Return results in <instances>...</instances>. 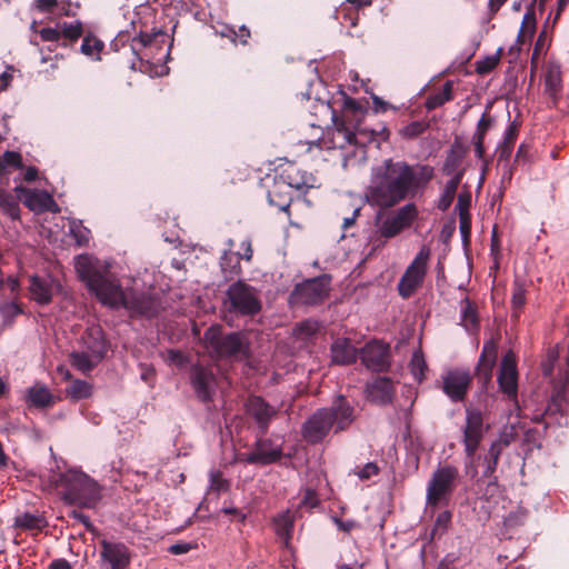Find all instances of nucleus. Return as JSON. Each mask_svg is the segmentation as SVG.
<instances>
[{
	"mask_svg": "<svg viewBox=\"0 0 569 569\" xmlns=\"http://www.w3.org/2000/svg\"><path fill=\"white\" fill-rule=\"evenodd\" d=\"M435 169L429 164H409L386 159L372 169L369 194L375 204L392 208L425 189L433 179Z\"/></svg>",
	"mask_w": 569,
	"mask_h": 569,
	"instance_id": "f257e3e1",
	"label": "nucleus"
},
{
	"mask_svg": "<svg viewBox=\"0 0 569 569\" xmlns=\"http://www.w3.org/2000/svg\"><path fill=\"white\" fill-rule=\"evenodd\" d=\"M41 486L58 492L64 501L82 508H94L101 499L99 483L80 469L64 472L50 471L41 476Z\"/></svg>",
	"mask_w": 569,
	"mask_h": 569,
	"instance_id": "f03ea898",
	"label": "nucleus"
},
{
	"mask_svg": "<svg viewBox=\"0 0 569 569\" xmlns=\"http://www.w3.org/2000/svg\"><path fill=\"white\" fill-rule=\"evenodd\" d=\"M74 269L79 278L97 299L109 308H119L126 302L127 295L119 280L98 259L89 254H79L74 259Z\"/></svg>",
	"mask_w": 569,
	"mask_h": 569,
	"instance_id": "7ed1b4c3",
	"label": "nucleus"
},
{
	"mask_svg": "<svg viewBox=\"0 0 569 569\" xmlns=\"http://www.w3.org/2000/svg\"><path fill=\"white\" fill-rule=\"evenodd\" d=\"M353 421V408L339 396L331 408L317 410L303 425L302 436L310 443L322 441L330 430L336 432L347 429Z\"/></svg>",
	"mask_w": 569,
	"mask_h": 569,
	"instance_id": "20e7f679",
	"label": "nucleus"
},
{
	"mask_svg": "<svg viewBox=\"0 0 569 569\" xmlns=\"http://www.w3.org/2000/svg\"><path fill=\"white\" fill-rule=\"evenodd\" d=\"M207 349L219 358H244L248 355V341L241 333L222 335L220 327L212 326L203 335Z\"/></svg>",
	"mask_w": 569,
	"mask_h": 569,
	"instance_id": "39448f33",
	"label": "nucleus"
},
{
	"mask_svg": "<svg viewBox=\"0 0 569 569\" xmlns=\"http://www.w3.org/2000/svg\"><path fill=\"white\" fill-rule=\"evenodd\" d=\"M330 290L331 276L321 274L297 284L290 295V303L301 307L318 306L328 299Z\"/></svg>",
	"mask_w": 569,
	"mask_h": 569,
	"instance_id": "423d86ee",
	"label": "nucleus"
},
{
	"mask_svg": "<svg viewBox=\"0 0 569 569\" xmlns=\"http://www.w3.org/2000/svg\"><path fill=\"white\" fill-rule=\"evenodd\" d=\"M429 258L430 249L423 246L407 267L398 283V292L402 298L411 297L422 286Z\"/></svg>",
	"mask_w": 569,
	"mask_h": 569,
	"instance_id": "0eeeda50",
	"label": "nucleus"
},
{
	"mask_svg": "<svg viewBox=\"0 0 569 569\" xmlns=\"http://www.w3.org/2000/svg\"><path fill=\"white\" fill-rule=\"evenodd\" d=\"M88 339L86 351L72 352L70 356L72 366L81 372L92 370L107 352V345L100 329H91Z\"/></svg>",
	"mask_w": 569,
	"mask_h": 569,
	"instance_id": "6e6552de",
	"label": "nucleus"
},
{
	"mask_svg": "<svg viewBox=\"0 0 569 569\" xmlns=\"http://www.w3.org/2000/svg\"><path fill=\"white\" fill-rule=\"evenodd\" d=\"M459 471L453 466L439 467L429 480L427 487V503L437 506L453 490Z\"/></svg>",
	"mask_w": 569,
	"mask_h": 569,
	"instance_id": "1a4fd4ad",
	"label": "nucleus"
},
{
	"mask_svg": "<svg viewBox=\"0 0 569 569\" xmlns=\"http://www.w3.org/2000/svg\"><path fill=\"white\" fill-rule=\"evenodd\" d=\"M227 297L231 309L241 315H254L261 308L256 290L241 281L229 287Z\"/></svg>",
	"mask_w": 569,
	"mask_h": 569,
	"instance_id": "9d476101",
	"label": "nucleus"
},
{
	"mask_svg": "<svg viewBox=\"0 0 569 569\" xmlns=\"http://www.w3.org/2000/svg\"><path fill=\"white\" fill-rule=\"evenodd\" d=\"M418 218V209L415 203H407L388 214L379 224V233L387 239L393 238L408 229Z\"/></svg>",
	"mask_w": 569,
	"mask_h": 569,
	"instance_id": "9b49d317",
	"label": "nucleus"
},
{
	"mask_svg": "<svg viewBox=\"0 0 569 569\" xmlns=\"http://www.w3.org/2000/svg\"><path fill=\"white\" fill-rule=\"evenodd\" d=\"M100 560L107 569H126L131 562V552L123 542L102 539Z\"/></svg>",
	"mask_w": 569,
	"mask_h": 569,
	"instance_id": "f8f14e48",
	"label": "nucleus"
},
{
	"mask_svg": "<svg viewBox=\"0 0 569 569\" xmlns=\"http://www.w3.org/2000/svg\"><path fill=\"white\" fill-rule=\"evenodd\" d=\"M485 433L483 417L480 410H466L463 445L466 455L471 458L476 453Z\"/></svg>",
	"mask_w": 569,
	"mask_h": 569,
	"instance_id": "ddd939ff",
	"label": "nucleus"
},
{
	"mask_svg": "<svg viewBox=\"0 0 569 569\" xmlns=\"http://www.w3.org/2000/svg\"><path fill=\"white\" fill-rule=\"evenodd\" d=\"M499 389L509 399L513 400L517 398L518 391V371H517V359L516 355L509 350L505 353L501 363L500 372L498 376Z\"/></svg>",
	"mask_w": 569,
	"mask_h": 569,
	"instance_id": "4468645a",
	"label": "nucleus"
},
{
	"mask_svg": "<svg viewBox=\"0 0 569 569\" xmlns=\"http://www.w3.org/2000/svg\"><path fill=\"white\" fill-rule=\"evenodd\" d=\"M443 392L452 401H461L465 399L471 383L469 370L452 369L447 371L442 377Z\"/></svg>",
	"mask_w": 569,
	"mask_h": 569,
	"instance_id": "2eb2a0df",
	"label": "nucleus"
},
{
	"mask_svg": "<svg viewBox=\"0 0 569 569\" xmlns=\"http://www.w3.org/2000/svg\"><path fill=\"white\" fill-rule=\"evenodd\" d=\"M191 385L201 401L208 402L212 400L217 382L210 368L194 366L191 372Z\"/></svg>",
	"mask_w": 569,
	"mask_h": 569,
	"instance_id": "dca6fc26",
	"label": "nucleus"
},
{
	"mask_svg": "<svg viewBox=\"0 0 569 569\" xmlns=\"http://www.w3.org/2000/svg\"><path fill=\"white\" fill-rule=\"evenodd\" d=\"M333 127L329 130L331 148L343 149L347 146H358L357 140V126L340 120L339 117L333 114Z\"/></svg>",
	"mask_w": 569,
	"mask_h": 569,
	"instance_id": "f3484780",
	"label": "nucleus"
},
{
	"mask_svg": "<svg viewBox=\"0 0 569 569\" xmlns=\"http://www.w3.org/2000/svg\"><path fill=\"white\" fill-rule=\"evenodd\" d=\"M389 347L379 341L367 343L361 350L363 365L375 371H382L388 366Z\"/></svg>",
	"mask_w": 569,
	"mask_h": 569,
	"instance_id": "a211bd4d",
	"label": "nucleus"
},
{
	"mask_svg": "<svg viewBox=\"0 0 569 569\" xmlns=\"http://www.w3.org/2000/svg\"><path fill=\"white\" fill-rule=\"evenodd\" d=\"M24 204L34 212L59 211L58 204L52 196L47 191L27 190L24 193Z\"/></svg>",
	"mask_w": 569,
	"mask_h": 569,
	"instance_id": "6ab92c4d",
	"label": "nucleus"
},
{
	"mask_svg": "<svg viewBox=\"0 0 569 569\" xmlns=\"http://www.w3.org/2000/svg\"><path fill=\"white\" fill-rule=\"evenodd\" d=\"M367 397L375 403H388L393 395V387L390 379L379 377L367 385Z\"/></svg>",
	"mask_w": 569,
	"mask_h": 569,
	"instance_id": "aec40b11",
	"label": "nucleus"
},
{
	"mask_svg": "<svg viewBox=\"0 0 569 569\" xmlns=\"http://www.w3.org/2000/svg\"><path fill=\"white\" fill-rule=\"evenodd\" d=\"M54 281L50 277L32 276L29 291L32 299L40 305H48L53 295Z\"/></svg>",
	"mask_w": 569,
	"mask_h": 569,
	"instance_id": "412c9836",
	"label": "nucleus"
},
{
	"mask_svg": "<svg viewBox=\"0 0 569 569\" xmlns=\"http://www.w3.org/2000/svg\"><path fill=\"white\" fill-rule=\"evenodd\" d=\"M281 456L280 447H272L269 440H260L257 449L246 456L244 461L248 463L268 465Z\"/></svg>",
	"mask_w": 569,
	"mask_h": 569,
	"instance_id": "4be33fe9",
	"label": "nucleus"
},
{
	"mask_svg": "<svg viewBox=\"0 0 569 569\" xmlns=\"http://www.w3.org/2000/svg\"><path fill=\"white\" fill-rule=\"evenodd\" d=\"M127 310L151 318L158 312V305L154 299L149 296L140 295L134 297H127L126 302L122 305Z\"/></svg>",
	"mask_w": 569,
	"mask_h": 569,
	"instance_id": "5701e85b",
	"label": "nucleus"
},
{
	"mask_svg": "<svg viewBox=\"0 0 569 569\" xmlns=\"http://www.w3.org/2000/svg\"><path fill=\"white\" fill-rule=\"evenodd\" d=\"M566 400H569V359L552 382L551 406L560 408Z\"/></svg>",
	"mask_w": 569,
	"mask_h": 569,
	"instance_id": "b1692460",
	"label": "nucleus"
},
{
	"mask_svg": "<svg viewBox=\"0 0 569 569\" xmlns=\"http://www.w3.org/2000/svg\"><path fill=\"white\" fill-rule=\"evenodd\" d=\"M331 358L338 365L353 363L357 360V349L348 339H338L331 346Z\"/></svg>",
	"mask_w": 569,
	"mask_h": 569,
	"instance_id": "393cba45",
	"label": "nucleus"
},
{
	"mask_svg": "<svg viewBox=\"0 0 569 569\" xmlns=\"http://www.w3.org/2000/svg\"><path fill=\"white\" fill-rule=\"evenodd\" d=\"M497 352L498 342L495 339H490L483 343L478 368L483 373L486 379L491 378L492 368L497 360Z\"/></svg>",
	"mask_w": 569,
	"mask_h": 569,
	"instance_id": "a878e982",
	"label": "nucleus"
},
{
	"mask_svg": "<svg viewBox=\"0 0 569 569\" xmlns=\"http://www.w3.org/2000/svg\"><path fill=\"white\" fill-rule=\"evenodd\" d=\"M358 146H366L367 143L376 142L380 146L381 142L389 139V130L385 124H381L379 129H368L361 127V123L357 126Z\"/></svg>",
	"mask_w": 569,
	"mask_h": 569,
	"instance_id": "bb28decb",
	"label": "nucleus"
},
{
	"mask_svg": "<svg viewBox=\"0 0 569 569\" xmlns=\"http://www.w3.org/2000/svg\"><path fill=\"white\" fill-rule=\"evenodd\" d=\"M247 411L260 426H266L274 415V410L259 397L249 399Z\"/></svg>",
	"mask_w": 569,
	"mask_h": 569,
	"instance_id": "cd10ccee",
	"label": "nucleus"
},
{
	"mask_svg": "<svg viewBox=\"0 0 569 569\" xmlns=\"http://www.w3.org/2000/svg\"><path fill=\"white\" fill-rule=\"evenodd\" d=\"M363 117L365 109L361 104L353 98H346L342 104V114L339 119L353 126H358L361 123Z\"/></svg>",
	"mask_w": 569,
	"mask_h": 569,
	"instance_id": "c85d7f7f",
	"label": "nucleus"
},
{
	"mask_svg": "<svg viewBox=\"0 0 569 569\" xmlns=\"http://www.w3.org/2000/svg\"><path fill=\"white\" fill-rule=\"evenodd\" d=\"M465 156H466L465 147L459 142H455L451 146L450 151L445 160L443 172L447 174L456 173V171L458 170L459 166L461 164Z\"/></svg>",
	"mask_w": 569,
	"mask_h": 569,
	"instance_id": "c756f323",
	"label": "nucleus"
},
{
	"mask_svg": "<svg viewBox=\"0 0 569 569\" xmlns=\"http://www.w3.org/2000/svg\"><path fill=\"white\" fill-rule=\"evenodd\" d=\"M93 387L90 382L81 379L71 380L66 388V395L72 401L87 399L92 395Z\"/></svg>",
	"mask_w": 569,
	"mask_h": 569,
	"instance_id": "7c9ffc66",
	"label": "nucleus"
},
{
	"mask_svg": "<svg viewBox=\"0 0 569 569\" xmlns=\"http://www.w3.org/2000/svg\"><path fill=\"white\" fill-rule=\"evenodd\" d=\"M461 172L456 173L449 181H447L443 191L438 200L437 207L441 211H446L452 203L458 186L461 181Z\"/></svg>",
	"mask_w": 569,
	"mask_h": 569,
	"instance_id": "2f4dec72",
	"label": "nucleus"
},
{
	"mask_svg": "<svg viewBox=\"0 0 569 569\" xmlns=\"http://www.w3.org/2000/svg\"><path fill=\"white\" fill-rule=\"evenodd\" d=\"M28 400L36 407H48L53 403V397L44 386H33L28 390Z\"/></svg>",
	"mask_w": 569,
	"mask_h": 569,
	"instance_id": "473e14b6",
	"label": "nucleus"
},
{
	"mask_svg": "<svg viewBox=\"0 0 569 569\" xmlns=\"http://www.w3.org/2000/svg\"><path fill=\"white\" fill-rule=\"evenodd\" d=\"M460 323L470 332L479 328L478 313L468 299L461 302Z\"/></svg>",
	"mask_w": 569,
	"mask_h": 569,
	"instance_id": "72a5a7b5",
	"label": "nucleus"
},
{
	"mask_svg": "<svg viewBox=\"0 0 569 569\" xmlns=\"http://www.w3.org/2000/svg\"><path fill=\"white\" fill-rule=\"evenodd\" d=\"M451 99H452V82L447 81L443 84L441 91L435 92L427 98L426 108L428 110L437 109V108L441 107L442 104H445L446 102L450 101Z\"/></svg>",
	"mask_w": 569,
	"mask_h": 569,
	"instance_id": "f704fd0d",
	"label": "nucleus"
},
{
	"mask_svg": "<svg viewBox=\"0 0 569 569\" xmlns=\"http://www.w3.org/2000/svg\"><path fill=\"white\" fill-rule=\"evenodd\" d=\"M546 90L555 96L561 89V70L557 64H550L545 77Z\"/></svg>",
	"mask_w": 569,
	"mask_h": 569,
	"instance_id": "c9c22d12",
	"label": "nucleus"
},
{
	"mask_svg": "<svg viewBox=\"0 0 569 569\" xmlns=\"http://www.w3.org/2000/svg\"><path fill=\"white\" fill-rule=\"evenodd\" d=\"M321 329L319 321L315 319H308L298 323L293 329V336L301 340H308L318 333Z\"/></svg>",
	"mask_w": 569,
	"mask_h": 569,
	"instance_id": "e433bc0d",
	"label": "nucleus"
},
{
	"mask_svg": "<svg viewBox=\"0 0 569 569\" xmlns=\"http://www.w3.org/2000/svg\"><path fill=\"white\" fill-rule=\"evenodd\" d=\"M0 210L11 219L19 218V203L12 194L0 189Z\"/></svg>",
	"mask_w": 569,
	"mask_h": 569,
	"instance_id": "4c0bfd02",
	"label": "nucleus"
},
{
	"mask_svg": "<svg viewBox=\"0 0 569 569\" xmlns=\"http://www.w3.org/2000/svg\"><path fill=\"white\" fill-rule=\"evenodd\" d=\"M229 488L230 483L226 478H223L220 470H210L208 492H214L219 496L220 493L228 491Z\"/></svg>",
	"mask_w": 569,
	"mask_h": 569,
	"instance_id": "58836bf2",
	"label": "nucleus"
},
{
	"mask_svg": "<svg viewBox=\"0 0 569 569\" xmlns=\"http://www.w3.org/2000/svg\"><path fill=\"white\" fill-rule=\"evenodd\" d=\"M503 49L500 47L496 53L487 56L476 62V71L479 74L491 72L500 62Z\"/></svg>",
	"mask_w": 569,
	"mask_h": 569,
	"instance_id": "ea45409f",
	"label": "nucleus"
},
{
	"mask_svg": "<svg viewBox=\"0 0 569 569\" xmlns=\"http://www.w3.org/2000/svg\"><path fill=\"white\" fill-rule=\"evenodd\" d=\"M103 47L104 44L100 39L93 36H86L81 44V52L88 57L100 59V52Z\"/></svg>",
	"mask_w": 569,
	"mask_h": 569,
	"instance_id": "a19ab883",
	"label": "nucleus"
},
{
	"mask_svg": "<svg viewBox=\"0 0 569 569\" xmlns=\"http://www.w3.org/2000/svg\"><path fill=\"white\" fill-rule=\"evenodd\" d=\"M427 369V362L422 352L420 350L415 351L410 360V370L415 379L419 382L422 381L426 377Z\"/></svg>",
	"mask_w": 569,
	"mask_h": 569,
	"instance_id": "79ce46f5",
	"label": "nucleus"
},
{
	"mask_svg": "<svg viewBox=\"0 0 569 569\" xmlns=\"http://www.w3.org/2000/svg\"><path fill=\"white\" fill-rule=\"evenodd\" d=\"M536 30V17L533 9H529L522 19L521 28L517 37V41L522 43L525 41V37H532Z\"/></svg>",
	"mask_w": 569,
	"mask_h": 569,
	"instance_id": "37998d69",
	"label": "nucleus"
},
{
	"mask_svg": "<svg viewBox=\"0 0 569 569\" xmlns=\"http://www.w3.org/2000/svg\"><path fill=\"white\" fill-rule=\"evenodd\" d=\"M70 233L74 238L77 246L83 247L89 243L91 232L81 222L72 221L70 223Z\"/></svg>",
	"mask_w": 569,
	"mask_h": 569,
	"instance_id": "c03bdc74",
	"label": "nucleus"
},
{
	"mask_svg": "<svg viewBox=\"0 0 569 569\" xmlns=\"http://www.w3.org/2000/svg\"><path fill=\"white\" fill-rule=\"evenodd\" d=\"M59 29L61 31V37L70 41H77L83 32L82 23L80 21L63 22L59 24Z\"/></svg>",
	"mask_w": 569,
	"mask_h": 569,
	"instance_id": "a18cd8bd",
	"label": "nucleus"
},
{
	"mask_svg": "<svg viewBox=\"0 0 569 569\" xmlns=\"http://www.w3.org/2000/svg\"><path fill=\"white\" fill-rule=\"evenodd\" d=\"M428 129L425 121H412L399 130V134L406 139H413L422 134Z\"/></svg>",
	"mask_w": 569,
	"mask_h": 569,
	"instance_id": "49530a36",
	"label": "nucleus"
},
{
	"mask_svg": "<svg viewBox=\"0 0 569 569\" xmlns=\"http://www.w3.org/2000/svg\"><path fill=\"white\" fill-rule=\"evenodd\" d=\"M22 166L21 154L16 151H6L0 157V174L10 168H20Z\"/></svg>",
	"mask_w": 569,
	"mask_h": 569,
	"instance_id": "de8ad7c7",
	"label": "nucleus"
},
{
	"mask_svg": "<svg viewBox=\"0 0 569 569\" xmlns=\"http://www.w3.org/2000/svg\"><path fill=\"white\" fill-rule=\"evenodd\" d=\"M283 181L273 180V187L268 189V201L271 206L278 207L280 211H284V204L281 202L283 193Z\"/></svg>",
	"mask_w": 569,
	"mask_h": 569,
	"instance_id": "09e8293b",
	"label": "nucleus"
},
{
	"mask_svg": "<svg viewBox=\"0 0 569 569\" xmlns=\"http://www.w3.org/2000/svg\"><path fill=\"white\" fill-rule=\"evenodd\" d=\"M14 525L23 529H39L43 526V519L31 513H23L16 518Z\"/></svg>",
	"mask_w": 569,
	"mask_h": 569,
	"instance_id": "8fccbe9b",
	"label": "nucleus"
},
{
	"mask_svg": "<svg viewBox=\"0 0 569 569\" xmlns=\"http://www.w3.org/2000/svg\"><path fill=\"white\" fill-rule=\"evenodd\" d=\"M517 137H518V126L515 122H511L508 126V128L505 132V137H503L502 151H501L503 154H510Z\"/></svg>",
	"mask_w": 569,
	"mask_h": 569,
	"instance_id": "3c124183",
	"label": "nucleus"
},
{
	"mask_svg": "<svg viewBox=\"0 0 569 569\" xmlns=\"http://www.w3.org/2000/svg\"><path fill=\"white\" fill-rule=\"evenodd\" d=\"M511 303L515 309V312L517 310H521V308L526 303V288H525L523 283H521L519 281H515Z\"/></svg>",
	"mask_w": 569,
	"mask_h": 569,
	"instance_id": "603ef678",
	"label": "nucleus"
},
{
	"mask_svg": "<svg viewBox=\"0 0 569 569\" xmlns=\"http://www.w3.org/2000/svg\"><path fill=\"white\" fill-rule=\"evenodd\" d=\"M39 37L43 42H58L61 39L59 24L56 28H42L39 30Z\"/></svg>",
	"mask_w": 569,
	"mask_h": 569,
	"instance_id": "864d4df0",
	"label": "nucleus"
},
{
	"mask_svg": "<svg viewBox=\"0 0 569 569\" xmlns=\"http://www.w3.org/2000/svg\"><path fill=\"white\" fill-rule=\"evenodd\" d=\"M316 179L312 176H307L301 182L296 181L291 173L288 176L287 184L296 190L309 189L315 187Z\"/></svg>",
	"mask_w": 569,
	"mask_h": 569,
	"instance_id": "5fc2aeb1",
	"label": "nucleus"
},
{
	"mask_svg": "<svg viewBox=\"0 0 569 569\" xmlns=\"http://www.w3.org/2000/svg\"><path fill=\"white\" fill-rule=\"evenodd\" d=\"M378 472H379V468L373 462H368L361 469H359L358 471H355V473L361 480L370 479L371 477L378 475Z\"/></svg>",
	"mask_w": 569,
	"mask_h": 569,
	"instance_id": "6e6d98bb",
	"label": "nucleus"
},
{
	"mask_svg": "<svg viewBox=\"0 0 569 569\" xmlns=\"http://www.w3.org/2000/svg\"><path fill=\"white\" fill-rule=\"evenodd\" d=\"M241 250L242 252L237 253L238 258L236 262L238 263L240 258L250 261L253 253L250 239H247L241 243Z\"/></svg>",
	"mask_w": 569,
	"mask_h": 569,
	"instance_id": "4d7b16f0",
	"label": "nucleus"
},
{
	"mask_svg": "<svg viewBox=\"0 0 569 569\" xmlns=\"http://www.w3.org/2000/svg\"><path fill=\"white\" fill-rule=\"evenodd\" d=\"M168 361L170 363H173L178 367H183L187 362L186 357L183 353L177 350H169L168 351Z\"/></svg>",
	"mask_w": 569,
	"mask_h": 569,
	"instance_id": "13d9d810",
	"label": "nucleus"
},
{
	"mask_svg": "<svg viewBox=\"0 0 569 569\" xmlns=\"http://www.w3.org/2000/svg\"><path fill=\"white\" fill-rule=\"evenodd\" d=\"M58 4V0H37L36 8L40 12H51Z\"/></svg>",
	"mask_w": 569,
	"mask_h": 569,
	"instance_id": "bf43d9fd",
	"label": "nucleus"
},
{
	"mask_svg": "<svg viewBox=\"0 0 569 569\" xmlns=\"http://www.w3.org/2000/svg\"><path fill=\"white\" fill-rule=\"evenodd\" d=\"M451 520V515L449 511H442L438 515L435 523L436 529H442L446 530L449 522Z\"/></svg>",
	"mask_w": 569,
	"mask_h": 569,
	"instance_id": "052dcab7",
	"label": "nucleus"
},
{
	"mask_svg": "<svg viewBox=\"0 0 569 569\" xmlns=\"http://www.w3.org/2000/svg\"><path fill=\"white\" fill-rule=\"evenodd\" d=\"M272 526H273L274 532L280 538H282L284 536V515L279 513L277 517H274Z\"/></svg>",
	"mask_w": 569,
	"mask_h": 569,
	"instance_id": "680f3d73",
	"label": "nucleus"
},
{
	"mask_svg": "<svg viewBox=\"0 0 569 569\" xmlns=\"http://www.w3.org/2000/svg\"><path fill=\"white\" fill-rule=\"evenodd\" d=\"M469 201H470L469 196L465 197L462 194H459L457 207L459 209L461 220L468 213Z\"/></svg>",
	"mask_w": 569,
	"mask_h": 569,
	"instance_id": "e2e57ef3",
	"label": "nucleus"
},
{
	"mask_svg": "<svg viewBox=\"0 0 569 569\" xmlns=\"http://www.w3.org/2000/svg\"><path fill=\"white\" fill-rule=\"evenodd\" d=\"M191 546L189 543H174L169 547V552L172 555H183L189 552Z\"/></svg>",
	"mask_w": 569,
	"mask_h": 569,
	"instance_id": "0e129e2a",
	"label": "nucleus"
},
{
	"mask_svg": "<svg viewBox=\"0 0 569 569\" xmlns=\"http://www.w3.org/2000/svg\"><path fill=\"white\" fill-rule=\"evenodd\" d=\"M483 132H476L475 134V146H476V153L479 158H482L485 149H483Z\"/></svg>",
	"mask_w": 569,
	"mask_h": 569,
	"instance_id": "69168bd1",
	"label": "nucleus"
},
{
	"mask_svg": "<svg viewBox=\"0 0 569 569\" xmlns=\"http://www.w3.org/2000/svg\"><path fill=\"white\" fill-rule=\"evenodd\" d=\"M158 36H162L163 37V33H161V32L153 33V34H147V33L143 34L142 33V34L139 36L138 39H134V41H138L143 47H149V46H151L153 39H156Z\"/></svg>",
	"mask_w": 569,
	"mask_h": 569,
	"instance_id": "338daca9",
	"label": "nucleus"
},
{
	"mask_svg": "<svg viewBox=\"0 0 569 569\" xmlns=\"http://www.w3.org/2000/svg\"><path fill=\"white\" fill-rule=\"evenodd\" d=\"M50 569H71V566L66 559H54L50 565Z\"/></svg>",
	"mask_w": 569,
	"mask_h": 569,
	"instance_id": "774afa93",
	"label": "nucleus"
}]
</instances>
